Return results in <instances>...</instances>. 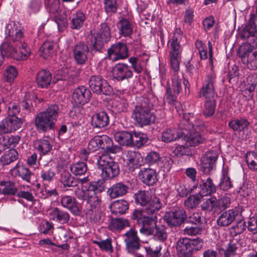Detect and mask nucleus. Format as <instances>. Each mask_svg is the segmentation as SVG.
Listing matches in <instances>:
<instances>
[{"label": "nucleus", "mask_w": 257, "mask_h": 257, "mask_svg": "<svg viewBox=\"0 0 257 257\" xmlns=\"http://www.w3.org/2000/svg\"><path fill=\"white\" fill-rule=\"evenodd\" d=\"M183 37V32L179 28L175 30L172 38L169 41L170 43L169 59L171 67L174 72L172 78V88L176 94H179L182 90L181 84L183 76L177 74L179 69L180 62L181 59L182 48L180 44Z\"/></svg>", "instance_id": "f257e3e1"}, {"label": "nucleus", "mask_w": 257, "mask_h": 257, "mask_svg": "<svg viewBox=\"0 0 257 257\" xmlns=\"http://www.w3.org/2000/svg\"><path fill=\"white\" fill-rule=\"evenodd\" d=\"M195 121L193 113H185L179 124L181 130L189 131V133L186 135L184 133H182L181 136H185L184 140L186 145L191 147L197 146L202 143L204 140V138L198 132L194 131V129L199 127L198 124L194 123Z\"/></svg>", "instance_id": "f03ea898"}, {"label": "nucleus", "mask_w": 257, "mask_h": 257, "mask_svg": "<svg viewBox=\"0 0 257 257\" xmlns=\"http://www.w3.org/2000/svg\"><path fill=\"white\" fill-rule=\"evenodd\" d=\"M59 113L58 105L51 104L45 110L37 113L34 119L36 129L43 133L53 129Z\"/></svg>", "instance_id": "7ed1b4c3"}, {"label": "nucleus", "mask_w": 257, "mask_h": 257, "mask_svg": "<svg viewBox=\"0 0 257 257\" xmlns=\"http://www.w3.org/2000/svg\"><path fill=\"white\" fill-rule=\"evenodd\" d=\"M153 107L150 100L146 97H141L138 101L132 113V118L140 125H150L155 121V115L151 111Z\"/></svg>", "instance_id": "20e7f679"}, {"label": "nucleus", "mask_w": 257, "mask_h": 257, "mask_svg": "<svg viewBox=\"0 0 257 257\" xmlns=\"http://www.w3.org/2000/svg\"><path fill=\"white\" fill-rule=\"evenodd\" d=\"M131 217L136 220L138 224L142 226L140 229V232L147 235L154 234L155 229L153 226L154 225L155 226V224H157V215H148L147 212L142 210L135 209Z\"/></svg>", "instance_id": "39448f33"}, {"label": "nucleus", "mask_w": 257, "mask_h": 257, "mask_svg": "<svg viewBox=\"0 0 257 257\" xmlns=\"http://www.w3.org/2000/svg\"><path fill=\"white\" fill-rule=\"evenodd\" d=\"M98 168L101 171V175L105 179H111L118 176L119 168L117 163L107 154H102L97 160Z\"/></svg>", "instance_id": "423d86ee"}, {"label": "nucleus", "mask_w": 257, "mask_h": 257, "mask_svg": "<svg viewBox=\"0 0 257 257\" xmlns=\"http://www.w3.org/2000/svg\"><path fill=\"white\" fill-rule=\"evenodd\" d=\"M256 17L254 14L249 15L248 22L240 33L241 39L245 41L249 48H257V29L255 24Z\"/></svg>", "instance_id": "0eeeda50"}, {"label": "nucleus", "mask_w": 257, "mask_h": 257, "mask_svg": "<svg viewBox=\"0 0 257 257\" xmlns=\"http://www.w3.org/2000/svg\"><path fill=\"white\" fill-rule=\"evenodd\" d=\"M101 198L98 196L85 205L84 212L86 217L91 223L99 222L101 220Z\"/></svg>", "instance_id": "6e6552de"}, {"label": "nucleus", "mask_w": 257, "mask_h": 257, "mask_svg": "<svg viewBox=\"0 0 257 257\" xmlns=\"http://www.w3.org/2000/svg\"><path fill=\"white\" fill-rule=\"evenodd\" d=\"M89 85L91 89L97 94L108 95L112 93V87L101 76H91L89 80Z\"/></svg>", "instance_id": "1a4fd4ad"}, {"label": "nucleus", "mask_w": 257, "mask_h": 257, "mask_svg": "<svg viewBox=\"0 0 257 257\" xmlns=\"http://www.w3.org/2000/svg\"><path fill=\"white\" fill-rule=\"evenodd\" d=\"M228 125L233 131L238 132L243 140L248 139L251 135L250 122L245 118L233 119L228 122Z\"/></svg>", "instance_id": "9d476101"}, {"label": "nucleus", "mask_w": 257, "mask_h": 257, "mask_svg": "<svg viewBox=\"0 0 257 257\" xmlns=\"http://www.w3.org/2000/svg\"><path fill=\"white\" fill-rule=\"evenodd\" d=\"M128 55V48L126 45L122 42L112 45L107 51V58L113 62L125 59Z\"/></svg>", "instance_id": "9b49d317"}, {"label": "nucleus", "mask_w": 257, "mask_h": 257, "mask_svg": "<svg viewBox=\"0 0 257 257\" xmlns=\"http://www.w3.org/2000/svg\"><path fill=\"white\" fill-rule=\"evenodd\" d=\"M98 190V183L97 182H91L85 189L83 186L82 188H77L74 191L75 196L79 200H86V203H88L89 201L93 200L98 196L96 192Z\"/></svg>", "instance_id": "f8f14e48"}, {"label": "nucleus", "mask_w": 257, "mask_h": 257, "mask_svg": "<svg viewBox=\"0 0 257 257\" xmlns=\"http://www.w3.org/2000/svg\"><path fill=\"white\" fill-rule=\"evenodd\" d=\"M242 62L250 70L257 69V50L253 51L248 46H242L238 51Z\"/></svg>", "instance_id": "ddd939ff"}, {"label": "nucleus", "mask_w": 257, "mask_h": 257, "mask_svg": "<svg viewBox=\"0 0 257 257\" xmlns=\"http://www.w3.org/2000/svg\"><path fill=\"white\" fill-rule=\"evenodd\" d=\"M187 218L186 211L182 208H177L166 212L164 219L170 226H178Z\"/></svg>", "instance_id": "4468645a"}, {"label": "nucleus", "mask_w": 257, "mask_h": 257, "mask_svg": "<svg viewBox=\"0 0 257 257\" xmlns=\"http://www.w3.org/2000/svg\"><path fill=\"white\" fill-rule=\"evenodd\" d=\"M89 48L83 42L76 43L72 49L74 61L78 65H83L88 61L89 55Z\"/></svg>", "instance_id": "2eb2a0df"}, {"label": "nucleus", "mask_w": 257, "mask_h": 257, "mask_svg": "<svg viewBox=\"0 0 257 257\" xmlns=\"http://www.w3.org/2000/svg\"><path fill=\"white\" fill-rule=\"evenodd\" d=\"M112 76L118 81L128 80L133 76L131 67L124 63L116 64L112 68Z\"/></svg>", "instance_id": "dca6fc26"}, {"label": "nucleus", "mask_w": 257, "mask_h": 257, "mask_svg": "<svg viewBox=\"0 0 257 257\" xmlns=\"http://www.w3.org/2000/svg\"><path fill=\"white\" fill-rule=\"evenodd\" d=\"M216 77L213 74H208L202 82V87L199 93V97H204L205 99L214 98Z\"/></svg>", "instance_id": "f3484780"}, {"label": "nucleus", "mask_w": 257, "mask_h": 257, "mask_svg": "<svg viewBox=\"0 0 257 257\" xmlns=\"http://www.w3.org/2000/svg\"><path fill=\"white\" fill-rule=\"evenodd\" d=\"M218 156V153L209 151L201 158L200 170L204 174H209L215 166Z\"/></svg>", "instance_id": "a211bd4d"}, {"label": "nucleus", "mask_w": 257, "mask_h": 257, "mask_svg": "<svg viewBox=\"0 0 257 257\" xmlns=\"http://www.w3.org/2000/svg\"><path fill=\"white\" fill-rule=\"evenodd\" d=\"M91 96L90 90L85 86H81L74 89L72 101L76 105H83L89 101Z\"/></svg>", "instance_id": "6ab92c4d"}, {"label": "nucleus", "mask_w": 257, "mask_h": 257, "mask_svg": "<svg viewBox=\"0 0 257 257\" xmlns=\"http://www.w3.org/2000/svg\"><path fill=\"white\" fill-rule=\"evenodd\" d=\"M99 149L104 151L103 154H115L121 151V147L113 145L111 139L106 135L97 136Z\"/></svg>", "instance_id": "aec40b11"}, {"label": "nucleus", "mask_w": 257, "mask_h": 257, "mask_svg": "<svg viewBox=\"0 0 257 257\" xmlns=\"http://www.w3.org/2000/svg\"><path fill=\"white\" fill-rule=\"evenodd\" d=\"M138 177L144 184L149 186L155 185L158 180L156 171L151 168L141 169Z\"/></svg>", "instance_id": "412c9836"}, {"label": "nucleus", "mask_w": 257, "mask_h": 257, "mask_svg": "<svg viewBox=\"0 0 257 257\" xmlns=\"http://www.w3.org/2000/svg\"><path fill=\"white\" fill-rule=\"evenodd\" d=\"M124 236L126 248L128 252H133L140 248V239L137 235V231L135 229L131 228L124 234Z\"/></svg>", "instance_id": "4be33fe9"}, {"label": "nucleus", "mask_w": 257, "mask_h": 257, "mask_svg": "<svg viewBox=\"0 0 257 257\" xmlns=\"http://www.w3.org/2000/svg\"><path fill=\"white\" fill-rule=\"evenodd\" d=\"M60 202L62 206L67 209L72 213L78 214L80 212L78 202L74 196L62 195L61 196Z\"/></svg>", "instance_id": "5701e85b"}, {"label": "nucleus", "mask_w": 257, "mask_h": 257, "mask_svg": "<svg viewBox=\"0 0 257 257\" xmlns=\"http://www.w3.org/2000/svg\"><path fill=\"white\" fill-rule=\"evenodd\" d=\"M217 248L220 250L223 251L224 257H232L236 254V251L238 249V241L234 238H230L229 240H226L219 248L218 246Z\"/></svg>", "instance_id": "b1692460"}, {"label": "nucleus", "mask_w": 257, "mask_h": 257, "mask_svg": "<svg viewBox=\"0 0 257 257\" xmlns=\"http://www.w3.org/2000/svg\"><path fill=\"white\" fill-rule=\"evenodd\" d=\"M49 217L51 220L61 224L67 223L70 220L69 214L58 207H55L49 211Z\"/></svg>", "instance_id": "393cba45"}, {"label": "nucleus", "mask_w": 257, "mask_h": 257, "mask_svg": "<svg viewBox=\"0 0 257 257\" xmlns=\"http://www.w3.org/2000/svg\"><path fill=\"white\" fill-rule=\"evenodd\" d=\"M176 250L178 257H192L190 253L189 238H179L176 243Z\"/></svg>", "instance_id": "a878e982"}, {"label": "nucleus", "mask_w": 257, "mask_h": 257, "mask_svg": "<svg viewBox=\"0 0 257 257\" xmlns=\"http://www.w3.org/2000/svg\"><path fill=\"white\" fill-rule=\"evenodd\" d=\"M109 117L105 111H100L94 114L91 117L92 125L96 128H103L107 126Z\"/></svg>", "instance_id": "bb28decb"}, {"label": "nucleus", "mask_w": 257, "mask_h": 257, "mask_svg": "<svg viewBox=\"0 0 257 257\" xmlns=\"http://www.w3.org/2000/svg\"><path fill=\"white\" fill-rule=\"evenodd\" d=\"M128 186L122 182H118L112 185L107 190V193L112 199L122 197L128 191Z\"/></svg>", "instance_id": "cd10ccee"}, {"label": "nucleus", "mask_w": 257, "mask_h": 257, "mask_svg": "<svg viewBox=\"0 0 257 257\" xmlns=\"http://www.w3.org/2000/svg\"><path fill=\"white\" fill-rule=\"evenodd\" d=\"M238 215V212L234 209H229L223 212L217 220L219 226L226 227L231 224Z\"/></svg>", "instance_id": "c85d7f7f"}, {"label": "nucleus", "mask_w": 257, "mask_h": 257, "mask_svg": "<svg viewBox=\"0 0 257 257\" xmlns=\"http://www.w3.org/2000/svg\"><path fill=\"white\" fill-rule=\"evenodd\" d=\"M148 60V56L144 52L141 55L136 57H130L128 62L131 64L132 68L134 71L138 74H140L143 70V65Z\"/></svg>", "instance_id": "c756f323"}, {"label": "nucleus", "mask_w": 257, "mask_h": 257, "mask_svg": "<svg viewBox=\"0 0 257 257\" xmlns=\"http://www.w3.org/2000/svg\"><path fill=\"white\" fill-rule=\"evenodd\" d=\"M199 188V194L202 196L211 195L216 191V187L210 177L201 181Z\"/></svg>", "instance_id": "7c9ffc66"}, {"label": "nucleus", "mask_w": 257, "mask_h": 257, "mask_svg": "<svg viewBox=\"0 0 257 257\" xmlns=\"http://www.w3.org/2000/svg\"><path fill=\"white\" fill-rule=\"evenodd\" d=\"M6 34L10 37V40H13L14 43L19 42L23 36V33L15 23H11L7 25Z\"/></svg>", "instance_id": "2f4dec72"}, {"label": "nucleus", "mask_w": 257, "mask_h": 257, "mask_svg": "<svg viewBox=\"0 0 257 257\" xmlns=\"http://www.w3.org/2000/svg\"><path fill=\"white\" fill-rule=\"evenodd\" d=\"M51 79V73L46 69L38 72L36 79L38 85L41 88H47L50 84Z\"/></svg>", "instance_id": "473e14b6"}, {"label": "nucleus", "mask_w": 257, "mask_h": 257, "mask_svg": "<svg viewBox=\"0 0 257 257\" xmlns=\"http://www.w3.org/2000/svg\"><path fill=\"white\" fill-rule=\"evenodd\" d=\"M86 179H78L72 176L69 173L63 172L61 174L60 182L64 187H74L82 184L83 180Z\"/></svg>", "instance_id": "72a5a7b5"}, {"label": "nucleus", "mask_w": 257, "mask_h": 257, "mask_svg": "<svg viewBox=\"0 0 257 257\" xmlns=\"http://www.w3.org/2000/svg\"><path fill=\"white\" fill-rule=\"evenodd\" d=\"M89 45L92 52H100L103 49L104 44L107 42L102 37H100L95 33L92 34L89 38Z\"/></svg>", "instance_id": "f704fd0d"}, {"label": "nucleus", "mask_w": 257, "mask_h": 257, "mask_svg": "<svg viewBox=\"0 0 257 257\" xmlns=\"http://www.w3.org/2000/svg\"><path fill=\"white\" fill-rule=\"evenodd\" d=\"M129 204L124 200H118L113 201L110 206L112 214L122 215L125 214L128 209Z\"/></svg>", "instance_id": "c9c22d12"}, {"label": "nucleus", "mask_w": 257, "mask_h": 257, "mask_svg": "<svg viewBox=\"0 0 257 257\" xmlns=\"http://www.w3.org/2000/svg\"><path fill=\"white\" fill-rule=\"evenodd\" d=\"M18 43L13 42V40H10L9 42H5L1 46V52L3 55H5L7 57L13 58V53H17V48Z\"/></svg>", "instance_id": "e433bc0d"}, {"label": "nucleus", "mask_w": 257, "mask_h": 257, "mask_svg": "<svg viewBox=\"0 0 257 257\" xmlns=\"http://www.w3.org/2000/svg\"><path fill=\"white\" fill-rule=\"evenodd\" d=\"M34 147L41 155H46L52 150V145L51 143L45 139L36 140L34 143Z\"/></svg>", "instance_id": "4c0bfd02"}, {"label": "nucleus", "mask_w": 257, "mask_h": 257, "mask_svg": "<svg viewBox=\"0 0 257 257\" xmlns=\"http://www.w3.org/2000/svg\"><path fill=\"white\" fill-rule=\"evenodd\" d=\"M55 43L50 40L45 41L40 48V55L44 59L52 57L54 54Z\"/></svg>", "instance_id": "58836bf2"}, {"label": "nucleus", "mask_w": 257, "mask_h": 257, "mask_svg": "<svg viewBox=\"0 0 257 257\" xmlns=\"http://www.w3.org/2000/svg\"><path fill=\"white\" fill-rule=\"evenodd\" d=\"M18 43L19 51L17 53H13V58L17 60L26 59L30 55V49L27 44L23 42L21 40Z\"/></svg>", "instance_id": "ea45409f"}, {"label": "nucleus", "mask_w": 257, "mask_h": 257, "mask_svg": "<svg viewBox=\"0 0 257 257\" xmlns=\"http://www.w3.org/2000/svg\"><path fill=\"white\" fill-rule=\"evenodd\" d=\"M114 139L121 145H132L133 134L127 131L118 132L114 134Z\"/></svg>", "instance_id": "a19ab883"}, {"label": "nucleus", "mask_w": 257, "mask_h": 257, "mask_svg": "<svg viewBox=\"0 0 257 257\" xmlns=\"http://www.w3.org/2000/svg\"><path fill=\"white\" fill-rule=\"evenodd\" d=\"M55 175V168L51 165L46 164L41 169L40 176L43 181H51Z\"/></svg>", "instance_id": "79ce46f5"}, {"label": "nucleus", "mask_w": 257, "mask_h": 257, "mask_svg": "<svg viewBox=\"0 0 257 257\" xmlns=\"http://www.w3.org/2000/svg\"><path fill=\"white\" fill-rule=\"evenodd\" d=\"M162 206L161 200L159 198L155 197L152 200L151 199L149 205L144 211L147 212L148 215H156Z\"/></svg>", "instance_id": "37998d69"}, {"label": "nucleus", "mask_w": 257, "mask_h": 257, "mask_svg": "<svg viewBox=\"0 0 257 257\" xmlns=\"http://www.w3.org/2000/svg\"><path fill=\"white\" fill-rule=\"evenodd\" d=\"M85 19L86 16L82 11L77 12L71 21V28L76 30L80 29L83 26Z\"/></svg>", "instance_id": "c03bdc74"}, {"label": "nucleus", "mask_w": 257, "mask_h": 257, "mask_svg": "<svg viewBox=\"0 0 257 257\" xmlns=\"http://www.w3.org/2000/svg\"><path fill=\"white\" fill-rule=\"evenodd\" d=\"M53 16L54 21L57 24L58 31L60 32H63L68 25L66 14L62 11Z\"/></svg>", "instance_id": "a18cd8bd"}, {"label": "nucleus", "mask_w": 257, "mask_h": 257, "mask_svg": "<svg viewBox=\"0 0 257 257\" xmlns=\"http://www.w3.org/2000/svg\"><path fill=\"white\" fill-rule=\"evenodd\" d=\"M148 141L149 138L146 134L141 132H135L133 134L132 145L140 148L144 146Z\"/></svg>", "instance_id": "49530a36"}, {"label": "nucleus", "mask_w": 257, "mask_h": 257, "mask_svg": "<svg viewBox=\"0 0 257 257\" xmlns=\"http://www.w3.org/2000/svg\"><path fill=\"white\" fill-rule=\"evenodd\" d=\"M135 202L141 206H146L151 199L150 193L147 191L140 190L135 194Z\"/></svg>", "instance_id": "de8ad7c7"}, {"label": "nucleus", "mask_w": 257, "mask_h": 257, "mask_svg": "<svg viewBox=\"0 0 257 257\" xmlns=\"http://www.w3.org/2000/svg\"><path fill=\"white\" fill-rule=\"evenodd\" d=\"M219 186L221 190L226 191L233 187V184L228 176V171L223 169Z\"/></svg>", "instance_id": "09e8293b"}, {"label": "nucleus", "mask_w": 257, "mask_h": 257, "mask_svg": "<svg viewBox=\"0 0 257 257\" xmlns=\"http://www.w3.org/2000/svg\"><path fill=\"white\" fill-rule=\"evenodd\" d=\"M4 120L10 133L19 129L22 124V119L17 116H10Z\"/></svg>", "instance_id": "8fccbe9b"}, {"label": "nucleus", "mask_w": 257, "mask_h": 257, "mask_svg": "<svg viewBox=\"0 0 257 257\" xmlns=\"http://www.w3.org/2000/svg\"><path fill=\"white\" fill-rule=\"evenodd\" d=\"M119 30L123 36H129L133 33V26L126 19L123 18L119 21Z\"/></svg>", "instance_id": "3c124183"}, {"label": "nucleus", "mask_w": 257, "mask_h": 257, "mask_svg": "<svg viewBox=\"0 0 257 257\" xmlns=\"http://www.w3.org/2000/svg\"><path fill=\"white\" fill-rule=\"evenodd\" d=\"M11 170L16 173L18 176L21 177L23 180L28 182H30L31 173L30 170L24 166L17 164Z\"/></svg>", "instance_id": "603ef678"}, {"label": "nucleus", "mask_w": 257, "mask_h": 257, "mask_svg": "<svg viewBox=\"0 0 257 257\" xmlns=\"http://www.w3.org/2000/svg\"><path fill=\"white\" fill-rule=\"evenodd\" d=\"M0 184L2 194L4 195H13L18 192V189L15 183L12 181H2L0 182Z\"/></svg>", "instance_id": "864d4df0"}, {"label": "nucleus", "mask_w": 257, "mask_h": 257, "mask_svg": "<svg viewBox=\"0 0 257 257\" xmlns=\"http://www.w3.org/2000/svg\"><path fill=\"white\" fill-rule=\"evenodd\" d=\"M203 110V114L205 117L212 116L215 110L216 102L214 98L206 99Z\"/></svg>", "instance_id": "5fc2aeb1"}, {"label": "nucleus", "mask_w": 257, "mask_h": 257, "mask_svg": "<svg viewBox=\"0 0 257 257\" xmlns=\"http://www.w3.org/2000/svg\"><path fill=\"white\" fill-rule=\"evenodd\" d=\"M162 140L165 143L175 141L180 137L175 128H167L162 133Z\"/></svg>", "instance_id": "6e6d98bb"}, {"label": "nucleus", "mask_w": 257, "mask_h": 257, "mask_svg": "<svg viewBox=\"0 0 257 257\" xmlns=\"http://www.w3.org/2000/svg\"><path fill=\"white\" fill-rule=\"evenodd\" d=\"M70 171L74 175L81 176L86 173L87 166L85 162H77L71 165Z\"/></svg>", "instance_id": "4d7b16f0"}, {"label": "nucleus", "mask_w": 257, "mask_h": 257, "mask_svg": "<svg viewBox=\"0 0 257 257\" xmlns=\"http://www.w3.org/2000/svg\"><path fill=\"white\" fill-rule=\"evenodd\" d=\"M45 4L47 11L52 15H54L62 12L60 8V0H46Z\"/></svg>", "instance_id": "13d9d810"}, {"label": "nucleus", "mask_w": 257, "mask_h": 257, "mask_svg": "<svg viewBox=\"0 0 257 257\" xmlns=\"http://www.w3.org/2000/svg\"><path fill=\"white\" fill-rule=\"evenodd\" d=\"M17 195L18 197L24 199L32 204H34L36 201L32 192V190L29 186H27V188H24L23 190H21L18 191Z\"/></svg>", "instance_id": "bf43d9fd"}, {"label": "nucleus", "mask_w": 257, "mask_h": 257, "mask_svg": "<svg viewBox=\"0 0 257 257\" xmlns=\"http://www.w3.org/2000/svg\"><path fill=\"white\" fill-rule=\"evenodd\" d=\"M94 33L100 37H102L107 42L110 41L111 37L110 28L106 23L101 24L98 31Z\"/></svg>", "instance_id": "052dcab7"}, {"label": "nucleus", "mask_w": 257, "mask_h": 257, "mask_svg": "<svg viewBox=\"0 0 257 257\" xmlns=\"http://www.w3.org/2000/svg\"><path fill=\"white\" fill-rule=\"evenodd\" d=\"M18 154L16 150L11 149L3 155L1 161L3 165H7L18 159Z\"/></svg>", "instance_id": "680f3d73"}, {"label": "nucleus", "mask_w": 257, "mask_h": 257, "mask_svg": "<svg viewBox=\"0 0 257 257\" xmlns=\"http://www.w3.org/2000/svg\"><path fill=\"white\" fill-rule=\"evenodd\" d=\"M130 225L127 220L123 218H115L111 220L109 228L112 230H121Z\"/></svg>", "instance_id": "e2e57ef3"}, {"label": "nucleus", "mask_w": 257, "mask_h": 257, "mask_svg": "<svg viewBox=\"0 0 257 257\" xmlns=\"http://www.w3.org/2000/svg\"><path fill=\"white\" fill-rule=\"evenodd\" d=\"M18 76L17 69L13 66H8L4 73V80L9 83H11Z\"/></svg>", "instance_id": "0e129e2a"}, {"label": "nucleus", "mask_w": 257, "mask_h": 257, "mask_svg": "<svg viewBox=\"0 0 257 257\" xmlns=\"http://www.w3.org/2000/svg\"><path fill=\"white\" fill-rule=\"evenodd\" d=\"M200 203V197L197 195H192L184 201V205L188 209H192L195 208Z\"/></svg>", "instance_id": "69168bd1"}, {"label": "nucleus", "mask_w": 257, "mask_h": 257, "mask_svg": "<svg viewBox=\"0 0 257 257\" xmlns=\"http://www.w3.org/2000/svg\"><path fill=\"white\" fill-rule=\"evenodd\" d=\"M246 161L247 166L250 170H257V153L255 151L247 153Z\"/></svg>", "instance_id": "338daca9"}, {"label": "nucleus", "mask_w": 257, "mask_h": 257, "mask_svg": "<svg viewBox=\"0 0 257 257\" xmlns=\"http://www.w3.org/2000/svg\"><path fill=\"white\" fill-rule=\"evenodd\" d=\"M155 228L156 229V232L154 234L155 237L161 241L166 240L168 235L166 230V227L163 225L155 224Z\"/></svg>", "instance_id": "774afa93"}]
</instances>
